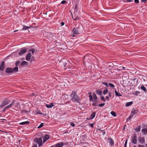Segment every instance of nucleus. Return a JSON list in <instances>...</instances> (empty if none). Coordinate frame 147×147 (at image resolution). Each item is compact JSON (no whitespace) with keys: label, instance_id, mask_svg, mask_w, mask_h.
Returning a JSON list of instances; mask_svg holds the SVG:
<instances>
[{"label":"nucleus","instance_id":"obj_20","mask_svg":"<svg viewBox=\"0 0 147 147\" xmlns=\"http://www.w3.org/2000/svg\"><path fill=\"white\" fill-rule=\"evenodd\" d=\"M23 28H22V30H26L27 29L30 28V26H25L24 25H23L22 26Z\"/></svg>","mask_w":147,"mask_h":147},{"label":"nucleus","instance_id":"obj_59","mask_svg":"<svg viewBox=\"0 0 147 147\" xmlns=\"http://www.w3.org/2000/svg\"><path fill=\"white\" fill-rule=\"evenodd\" d=\"M109 97L108 96H106L105 97L106 99H107L108 101H109Z\"/></svg>","mask_w":147,"mask_h":147},{"label":"nucleus","instance_id":"obj_48","mask_svg":"<svg viewBox=\"0 0 147 147\" xmlns=\"http://www.w3.org/2000/svg\"><path fill=\"white\" fill-rule=\"evenodd\" d=\"M27 112V111H26L25 110H22L21 111V112L22 113H23L25 112V113H26Z\"/></svg>","mask_w":147,"mask_h":147},{"label":"nucleus","instance_id":"obj_46","mask_svg":"<svg viewBox=\"0 0 147 147\" xmlns=\"http://www.w3.org/2000/svg\"><path fill=\"white\" fill-rule=\"evenodd\" d=\"M134 2L136 3H139L138 0H134Z\"/></svg>","mask_w":147,"mask_h":147},{"label":"nucleus","instance_id":"obj_3","mask_svg":"<svg viewBox=\"0 0 147 147\" xmlns=\"http://www.w3.org/2000/svg\"><path fill=\"white\" fill-rule=\"evenodd\" d=\"M18 71V67H15L13 68L10 67H7L6 68L5 72L7 73H15L17 72Z\"/></svg>","mask_w":147,"mask_h":147},{"label":"nucleus","instance_id":"obj_4","mask_svg":"<svg viewBox=\"0 0 147 147\" xmlns=\"http://www.w3.org/2000/svg\"><path fill=\"white\" fill-rule=\"evenodd\" d=\"M34 141L38 144L39 146L42 145V139L41 138H36L34 139Z\"/></svg>","mask_w":147,"mask_h":147},{"label":"nucleus","instance_id":"obj_13","mask_svg":"<svg viewBox=\"0 0 147 147\" xmlns=\"http://www.w3.org/2000/svg\"><path fill=\"white\" fill-rule=\"evenodd\" d=\"M64 144L63 142H61L60 143H58L55 144V147H62Z\"/></svg>","mask_w":147,"mask_h":147},{"label":"nucleus","instance_id":"obj_35","mask_svg":"<svg viewBox=\"0 0 147 147\" xmlns=\"http://www.w3.org/2000/svg\"><path fill=\"white\" fill-rule=\"evenodd\" d=\"M108 90L107 89L104 90L103 91V94L104 95H105L108 93Z\"/></svg>","mask_w":147,"mask_h":147},{"label":"nucleus","instance_id":"obj_1","mask_svg":"<svg viewBox=\"0 0 147 147\" xmlns=\"http://www.w3.org/2000/svg\"><path fill=\"white\" fill-rule=\"evenodd\" d=\"M81 27L78 26L77 27H75L72 29L71 34L72 37H75L77 35L82 34L81 30H80Z\"/></svg>","mask_w":147,"mask_h":147},{"label":"nucleus","instance_id":"obj_16","mask_svg":"<svg viewBox=\"0 0 147 147\" xmlns=\"http://www.w3.org/2000/svg\"><path fill=\"white\" fill-rule=\"evenodd\" d=\"M72 18L74 20H79V18L76 15H75L74 16L72 15Z\"/></svg>","mask_w":147,"mask_h":147},{"label":"nucleus","instance_id":"obj_9","mask_svg":"<svg viewBox=\"0 0 147 147\" xmlns=\"http://www.w3.org/2000/svg\"><path fill=\"white\" fill-rule=\"evenodd\" d=\"M138 140L139 142L141 144H144L145 143L144 138L139 137Z\"/></svg>","mask_w":147,"mask_h":147},{"label":"nucleus","instance_id":"obj_2","mask_svg":"<svg viewBox=\"0 0 147 147\" xmlns=\"http://www.w3.org/2000/svg\"><path fill=\"white\" fill-rule=\"evenodd\" d=\"M72 100L77 102H79L80 99L76 92L73 91L71 95Z\"/></svg>","mask_w":147,"mask_h":147},{"label":"nucleus","instance_id":"obj_57","mask_svg":"<svg viewBox=\"0 0 147 147\" xmlns=\"http://www.w3.org/2000/svg\"><path fill=\"white\" fill-rule=\"evenodd\" d=\"M109 96L110 97H111V92H109Z\"/></svg>","mask_w":147,"mask_h":147},{"label":"nucleus","instance_id":"obj_21","mask_svg":"<svg viewBox=\"0 0 147 147\" xmlns=\"http://www.w3.org/2000/svg\"><path fill=\"white\" fill-rule=\"evenodd\" d=\"M93 96L94 98V102H97V97L95 94L94 93H93Z\"/></svg>","mask_w":147,"mask_h":147},{"label":"nucleus","instance_id":"obj_51","mask_svg":"<svg viewBox=\"0 0 147 147\" xmlns=\"http://www.w3.org/2000/svg\"><path fill=\"white\" fill-rule=\"evenodd\" d=\"M133 1V0H127L126 2H131Z\"/></svg>","mask_w":147,"mask_h":147},{"label":"nucleus","instance_id":"obj_15","mask_svg":"<svg viewBox=\"0 0 147 147\" xmlns=\"http://www.w3.org/2000/svg\"><path fill=\"white\" fill-rule=\"evenodd\" d=\"M138 111L136 109H133L131 112V114L132 115H133V116L134 115H135L137 114L138 113Z\"/></svg>","mask_w":147,"mask_h":147},{"label":"nucleus","instance_id":"obj_31","mask_svg":"<svg viewBox=\"0 0 147 147\" xmlns=\"http://www.w3.org/2000/svg\"><path fill=\"white\" fill-rule=\"evenodd\" d=\"M20 62L21 61L20 60L17 61L15 63L16 67H18V66L19 65V64L20 63Z\"/></svg>","mask_w":147,"mask_h":147},{"label":"nucleus","instance_id":"obj_43","mask_svg":"<svg viewBox=\"0 0 147 147\" xmlns=\"http://www.w3.org/2000/svg\"><path fill=\"white\" fill-rule=\"evenodd\" d=\"M105 105V103H102V104H100L99 105H98V106H99L100 107H102L103 106H104Z\"/></svg>","mask_w":147,"mask_h":147},{"label":"nucleus","instance_id":"obj_32","mask_svg":"<svg viewBox=\"0 0 147 147\" xmlns=\"http://www.w3.org/2000/svg\"><path fill=\"white\" fill-rule=\"evenodd\" d=\"M115 95L116 96H122V95H121V94H120L119 93H118V92L116 90H115Z\"/></svg>","mask_w":147,"mask_h":147},{"label":"nucleus","instance_id":"obj_14","mask_svg":"<svg viewBox=\"0 0 147 147\" xmlns=\"http://www.w3.org/2000/svg\"><path fill=\"white\" fill-rule=\"evenodd\" d=\"M87 55H85L83 57V62L84 64L85 65H86L87 63L90 66H91V63H90L88 62H87V63L86 62H85L84 60V59L86 58V57H87Z\"/></svg>","mask_w":147,"mask_h":147},{"label":"nucleus","instance_id":"obj_29","mask_svg":"<svg viewBox=\"0 0 147 147\" xmlns=\"http://www.w3.org/2000/svg\"><path fill=\"white\" fill-rule=\"evenodd\" d=\"M142 131L143 133L146 134L147 133V129L146 128L142 129Z\"/></svg>","mask_w":147,"mask_h":147},{"label":"nucleus","instance_id":"obj_10","mask_svg":"<svg viewBox=\"0 0 147 147\" xmlns=\"http://www.w3.org/2000/svg\"><path fill=\"white\" fill-rule=\"evenodd\" d=\"M32 54L30 53H28L26 57V59L27 61H29L30 59Z\"/></svg>","mask_w":147,"mask_h":147},{"label":"nucleus","instance_id":"obj_60","mask_svg":"<svg viewBox=\"0 0 147 147\" xmlns=\"http://www.w3.org/2000/svg\"><path fill=\"white\" fill-rule=\"evenodd\" d=\"M125 69V67H122V68H121V69L122 70H124Z\"/></svg>","mask_w":147,"mask_h":147},{"label":"nucleus","instance_id":"obj_41","mask_svg":"<svg viewBox=\"0 0 147 147\" xmlns=\"http://www.w3.org/2000/svg\"><path fill=\"white\" fill-rule=\"evenodd\" d=\"M102 84L104 85H105L107 87H108V84L106 82H102Z\"/></svg>","mask_w":147,"mask_h":147},{"label":"nucleus","instance_id":"obj_54","mask_svg":"<svg viewBox=\"0 0 147 147\" xmlns=\"http://www.w3.org/2000/svg\"><path fill=\"white\" fill-rule=\"evenodd\" d=\"M138 147H145L144 146L139 144L138 146Z\"/></svg>","mask_w":147,"mask_h":147},{"label":"nucleus","instance_id":"obj_24","mask_svg":"<svg viewBox=\"0 0 147 147\" xmlns=\"http://www.w3.org/2000/svg\"><path fill=\"white\" fill-rule=\"evenodd\" d=\"M108 140L109 141V144L111 145H113L114 143L113 140L111 138L109 139Z\"/></svg>","mask_w":147,"mask_h":147},{"label":"nucleus","instance_id":"obj_12","mask_svg":"<svg viewBox=\"0 0 147 147\" xmlns=\"http://www.w3.org/2000/svg\"><path fill=\"white\" fill-rule=\"evenodd\" d=\"M49 138V136L47 134L45 135L44 137L43 142H45Z\"/></svg>","mask_w":147,"mask_h":147},{"label":"nucleus","instance_id":"obj_37","mask_svg":"<svg viewBox=\"0 0 147 147\" xmlns=\"http://www.w3.org/2000/svg\"><path fill=\"white\" fill-rule=\"evenodd\" d=\"M109 85L112 88H114L115 87L114 85L112 84L109 83Z\"/></svg>","mask_w":147,"mask_h":147},{"label":"nucleus","instance_id":"obj_5","mask_svg":"<svg viewBox=\"0 0 147 147\" xmlns=\"http://www.w3.org/2000/svg\"><path fill=\"white\" fill-rule=\"evenodd\" d=\"M116 63L115 62H109L107 64V66L110 68V69L113 67L117 68V66L115 65Z\"/></svg>","mask_w":147,"mask_h":147},{"label":"nucleus","instance_id":"obj_40","mask_svg":"<svg viewBox=\"0 0 147 147\" xmlns=\"http://www.w3.org/2000/svg\"><path fill=\"white\" fill-rule=\"evenodd\" d=\"M66 3V1L65 0H63L61 1V4H64Z\"/></svg>","mask_w":147,"mask_h":147},{"label":"nucleus","instance_id":"obj_23","mask_svg":"<svg viewBox=\"0 0 147 147\" xmlns=\"http://www.w3.org/2000/svg\"><path fill=\"white\" fill-rule=\"evenodd\" d=\"M96 114V113L95 112H93L92 114L90 116V119H93L94 118L95 116V115Z\"/></svg>","mask_w":147,"mask_h":147},{"label":"nucleus","instance_id":"obj_45","mask_svg":"<svg viewBox=\"0 0 147 147\" xmlns=\"http://www.w3.org/2000/svg\"><path fill=\"white\" fill-rule=\"evenodd\" d=\"M138 93H140V92L139 91H136L134 92V94L135 95H137Z\"/></svg>","mask_w":147,"mask_h":147},{"label":"nucleus","instance_id":"obj_36","mask_svg":"<svg viewBox=\"0 0 147 147\" xmlns=\"http://www.w3.org/2000/svg\"><path fill=\"white\" fill-rule=\"evenodd\" d=\"M133 115H131L126 120L128 121V120L130 119L133 117Z\"/></svg>","mask_w":147,"mask_h":147},{"label":"nucleus","instance_id":"obj_27","mask_svg":"<svg viewBox=\"0 0 147 147\" xmlns=\"http://www.w3.org/2000/svg\"><path fill=\"white\" fill-rule=\"evenodd\" d=\"M133 103L132 102H130L127 103L125 104V106L126 107H129Z\"/></svg>","mask_w":147,"mask_h":147},{"label":"nucleus","instance_id":"obj_7","mask_svg":"<svg viewBox=\"0 0 147 147\" xmlns=\"http://www.w3.org/2000/svg\"><path fill=\"white\" fill-rule=\"evenodd\" d=\"M137 137L136 134H134L132 138L131 142L134 144H136L137 143Z\"/></svg>","mask_w":147,"mask_h":147},{"label":"nucleus","instance_id":"obj_63","mask_svg":"<svg viewBox=\"0 0 147 147\" xmlns=\"http://www.w3.org/2000/svg\"><path fill=\"white\" fill-rule=\"evenodd\" d=\"M146 146L147 147V144H146Z\"/></svg>","mask_w":147,"mask_h":147},{"label":"nucleus","instance_id":"obj_58","mask_svg":"<svg viewBox=\"0 0 147 147\" xmlns=\"http://www.w3.org/2000/svg\"><path fill=\"white\" fill-rule=\"evenodd\" d=\"M7 109V108H6V107H5L4 109H3V112L5 111L6 109Z\"/></svg>","mask_w":147,"mask_h":147},{"label":"nucleus","instance_id":"obj_38","mask_svg":"<svg viewBox=\"0 0 147 147\" xmlns=\"http://www.w3.org/2000/svg\"><path fill=\"white\" fill-rule=\"evenodd\" d=\"M43 126V123H41L40 125L38 126V128H40L42 127Z\"/></svg>","mask_w":147,"mask_h":147},{"label":"nucleus","instance_id":"obj_42","mask_svg":"<svg viewBox=\"0 0 147 147\" xmlns=\"http://www.w3.org/2000/svg\"><path fill=\"white\" fill-rule=\"evenodd\" d=\"M98 130L101 131L102 133V134L103 135H104L105 134V132L104 131L100 129H98Z\"/></svg>","mask_w":147,"mask_h":147},{"label":"nucleus","instance_id":"obj_6","mask_svg":"<svg viewBox=\"0 0 147 147\" xmlns=\"http://www.w3.org/2000/svg\"><path fill=\"white\" fill-rule=\"evenodd\" d=\"M10 101L8 100H6L4 101L0 105L1 107H3L6 105L10 104Z\"/></svg>","mask_w":147,"mask_h":147},{"label":"nucleus","instance_id":"obj_62","mask_svg":"<svg viewBox=\"0 0 147 147\" xmlns=\"http://www.w3.org/2000/svg\"><path fill=\"white\" fill-rule=\"evenodd\" d=\"M47 12L46 13H45V14L47 15Z\"/></svg>","mask_w":147,"mask_h":147},{"label":"nucleus","instance_id":"obj_30","mask_svg":"<svg viewBox=\"0 0 147 147\" xmlns=\"http://www.w3.org/2000/svg\"><path fill=\"white\" fill-rule=\"evenodd\" d=\"M141 127L140 126H138V127L136 128L135 129V130L137 132H139L140 131L141 129Z\"/></svg>","mask_w":147,"mask_h":147},{"label":"nucleus","instance_id":"obj_61","mask_svg":"<svg viewBox=\"0 0 147 147\" xmlns=\"http://www.w3.org/2000/svg\"><path fill=\"white\" fill-rule=\"evenodd\" d=\"M18 31V30H14V32H17V31Z\"/></svg>","mask_w":147,"mask_h":147},{"label":"nucleus","instance_id":"obj_53","mask_svg":"<svg viewBox=\"0 0 147 147\" xmlns=\"http://www.w3.org/2000/svg\"><path fill=\"white\" fill-rule=\"evenodd\" d=\"M94 124L90 123L89 124V126L92 127H93Z\"/></svg>","mask_w":147,"mask_h":147},{"label":"nucleus","instance_id":"obj_44","mask_svg":"<svg viewBox=\"0 0 147 147\" xmlns=\"http://www.w3.org/2000/svg\"><path fill=\"white\" fill-rule=\"evenodd\" d=\"M67 65V63L66 62L64 63L63 65V67H65Z\"/></svg>","mask_w":147,"mask_h":147},{"label":"nucleus","instance_id":"obj_18","mask_svg":"<svg viewBox=\"0 0 147 147\" xmlns=\"http://www.w3.org/2000/svg\"><path fill=\"white\" fill-rule=\"evenodd\" d=\"M28 64L27 62L25 61H22L20 63V65L22 66H24L25 65H27Z\"/></svg>","mask_w":147,"mask_h":147},{"label":"nucleus","instance_id":"obj_33","mask_svg":"<svg viewBox=\"0 0 147 147\" xmlns=\"http://www.w3.org/2000/svg\"><path fill=\"white\" fill-rule=\"evenodd\" d=\"M35 50L33 48H32L30 49L29 50V52H31L32 54H33L35 52Z\"/></svg>","mask_w":147,"mask_h":147},{"label":"nucleus","instance_id":"obj_50","mask_svg":"<svg viewBox=\"0 0 147 147\" xmlns=\"http://www.w3.org/2000/svg\"><path fill=\"white\" fill-rule=\"evenodd\" d=\"M65 24V23L64 22H61V26H62L64 25Z\"/></svg>","mask_w":147,"mask_h":147},{"label":"nucleus","instance_id":"obj_8","mask_svg":"<svg viewBox=\"0 0 147 147\" xmlns=\"http://www.w3.org/2000/svg\"><path fill=\"white\" fill-rule=\"evenodd\" d=\"M27 51L26 49L23 48L21 49L20 51L18 53V55H22L24 54Z\"/></svg>","mask_w":147,"mask_h":147},{"label":"nucleus","instance_id":"obj_49","mask_svg":"<svg viewBox=\"0 0 147 147\" xmlns=\"http://www.w3.org/2000/svg\"><path fill=\"white\" fill-rule=\"evenodd\" d=\"M127 139L126 140V141L125 142V144H124V147H126V145H127Z\"/></svg>","mask_w":147,"mask_h":147},{"label":"nucleus","instance_id":"obj_34","mask_svg":"<svg viewBox=\"0 0 147 147\" xmlns=\"http://www.w3.org/2000/svg\"><path fill=\"white\" fill-rule=\"evenodd\" d=\"M111 113L112 115L114 117H116V113L114 111H111Z\"/></svg>","mask_w":147,"mask_h":147},{"label":"nucleus","instance_id":"obj_19","mask_svg":"<svg viewBox=\"0 0 147 147\" xmlns=\"http://www.w3.org/2000/svg\"><path fill=\"white\" fill-rule=\"evenodd\" d=\"M14 101L12 102L9 105H7V106H6V108H7V109H8V108H11L12 107V105H14Z\"/></svg>","mask_w":147,"mask_h":147},{"label":"nucleus","instance_id":"obj_26","mask_svg":"<svg viewBox=\"0 0 147 147\" xmlns=\"http://www.w3.org/2000/svg\"><path fill=\"white\" fill-rule=\"evenodd\" d=\"M88 94H89V97L90 101H94L92 96L91 94V93H88Z\"/></svg>","mask_w":147,"mask_h":147},{"label":"nucleus","instance_id":"obj_47","mask_svg":"<svg viewBox=\"0 0 147 147\" xmlns=\"http://www.w3.org/2000/svg\"><path fill=\"white\" fill-rule=\"evenodd\" d=\"M94 102L92 104V105L93 106H98V105H96V102Z\"/></svg>","mask_w":147,"mask_h":147},{"label":"nucleus","instance_id":"obj_55","mask_svg":"<svg viewBox=\"0 0 147 147\" xmlns=\"http://www.w3.org/2000/svg\"><path fill=\"white\" fill-rule=\"evenodd\" d=\"M32 147H37V144H34L32 146Z\"/></svg>","mask_w":147,"mask_h":147},{"label":"nucleus","instance_id":"obj_11","mask_svg":"<svg viewBox=\"0 0 147 147\" xmlns=\"http://www.w3.org/2000/svg\"><path fill=\"white\" fill-rule=\"evenodd\" d=\"M4 66L5 62L4 61H3L0 65V70L1 71H3L4 70Z\"/></svg>","mask_w":147,"mask_h":147},{"label":"nucleus","instance_id":"obj_39","mask_svg":"<svg viewBox=\"0 0 147 147\" xmlns=\"http://www.w3.org/2000/svg\"><path fill=\"white\" fill-rule=\"evenodd\" d=\"M101 99L102 100H103L104 102L105 101V99L104 97L103 96H101Z\"/></svg>","mask_w":147,"mask_h":147},{"label":"nucleus","instance_id":"obj_56","mask_svg":"<svg viewBox=\"0 0 147 147\" xmlns=\"http://www.w3.org/2000/svg\"><path fill=\"white\" fill-rule=\"evenodd\" d=\"M70 125L71 126H72L73 127H74L75 126V124L74 123H71L70 124Z\"/></svg>","mask_w":147,"mask_h":147},{"label":"nucleus","instance_id":"obj_22","mask_svg":"<svg viewBox=\"0 0 147 147\" xmlns=\"http://www.w3.org/2000/svg\"><path fill=\"white\" fill-rule=\"evenodd\" d=\"M96 93L99 95H101L102 94V92L101 90H97L96 91Z\"/></svg>","mask_w":147,"mask_h":147},{"label":"nucleus","instance_id":"obj_64","mask_svg":"<svg viewBox=\"0 0 147 147\" xmlns=\"http://www.w3.org/2000/svg\"><path fill=\"white\" fill-rule=\"evenodd\" d=\"M134 147H137V146H134Z\"/></svg>","mask_w":147,"mask_h":147},{"label":"nucleus","instance_id":"obj_25","mask_svg":"<svg viewBox=\"0 0 147 147\" xmlns=\"http://www.w3.org/2000/svg\"><path fill=\"white\" fill-rule=\"evenodd\" d=\"M30 123V122L27 121L25 122H22L20 123V124L21 125H24L26 124H28Z\"/></svg>","mask_w":147,"mask_h":147},{"label":"nucleus","instance_id":"obj_17","mask_svg":"<svg viewBox=\"0 0 147 147\" xmlns=\"http://www.w3.org/2000/svg\"><path fill=\"white\" fill-rule=\"evenodd\" d=\"M54 106V105H53V102L51 103L50 104L48 105L47 104H46V106L48 108H51L52 107Z\"/></svg>","mask_w":147,"mask_h":147},{"label":"nucleus","instance_id":"obj_28","mask_svg":"<svg viewBox=\"0 0 147 147\" xmlns=\"http://www.w3.org/2000/svg\"><path fill=\"white\" fill-rule=\"evenodd\" d=\"M140 88L141 89V90L144 91V92H146L147 91V89L144 86H142L140 87Z\"/></svg>","mask_w":147,"mask_h":147},{"label":"nucleus","instance_id":"obj_52","mask_svg":"<svg viewBox=\"0 0 147 147\" xmlns=\"http://www.w3.org/2000/svg\"><path fill=\"white\" fill-rule=\"evenodd\" d=\"M147 1V0H141V1L142 2L144 3H146Z\"/></svg>","mask_w":147,"mask_h":147}]
</instances>
